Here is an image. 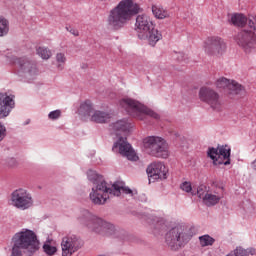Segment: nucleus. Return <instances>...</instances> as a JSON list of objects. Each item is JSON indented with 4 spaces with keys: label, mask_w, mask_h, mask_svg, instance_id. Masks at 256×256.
Listing matches in <instances>:
<instances>
[{
    "label": "nucleus",
    "mask_w": 256,
    "mask_h": 256,
    "mask_svg": "<svg viewBox=\"0 0 256 256\" xmlns=\"http://www.w3.org/2000/svg\"><path fill=\"white\" fill-rule=\"evenodd\" d=\"M141 11V6L133 0H121L116 7H114L107 19V23L114 31L123 29L126 23Z\"/></svg>",
    "instance_id": "nucleus-1"
},
{
    "label": "nucleus",
    "mask_w": 256,
    "mask_h": 256,
    "mask_svg": "<svg viewBox=\"0 0 256 256\" xmlns=\"http://www.w3.org/2000/svg\"><path fill=\"white\" fill-rule=\"evenodd\" d=\"M121 193H125V195H133V190L123 186V183L121 182H116L109 188L107 182L100 181L92 188L90 199L94 205H105L109 197H119Z\"/></svg>",
    "instance_id": "nucleus-2"
},
{
    "label": "nucleus",
    "mask_w": 256,
    "mask_h": 256,
    "mask_svg": "<svg viewBox=\"0 0 256 256\" xmlns=\"http://www.w3.org/2000/svg\"><path fill=\"white\" fill-rule=\"evenodd\" d=\"M135 27L138 37L142 41H148L152 47H155L163 37L159 30L155 29L151 17L146 14H140L136 17Z\"/></svg>",
    "instance_id": "nucleus-3"
},
{
    "label": "nucleus",
    "mask_w": 256,
    "mask_h": 256,
    "mask_svg": "<svg viewBox=\"0 0 256 256\" xmlns=\"http://www.w3.org/2000/svg\"><path fill=\"white\" fill-rule=\"evenodd\" d=\"M195 235V227L178 224L166 234V244L172 251H179Z\"/></svg>",
    "instance_id": "nucleus-4"
},
{
    "label": "nucleus",
    "mask_w": 256,
    "mask_h": 256,
    "mask_svg": "<svg viewBox=\"0 0 256 256\" xmlns=\"http://www.w3.org/2000/svg\"><path fill=\"white\" fill-rule=\"evenodd\" d=\"M12 243L22 248L27 255H33V253L39 251V240L35 232L27 229H23L17 232L13 238Z\"/></svg>",
    "instance_id": "nucleus-5"
},
{
    "label": "nucleus",
    "mask_w": 256,
    "mask_h": 256,
    "mask_svg": "<svg viewBox=\"0 0 256 256\" xmlns=\"http://www.w3.org/2000/svg\"><path fill=\"white\" fill-rule=\"evenodd\" d=\"M121 107L130 114L131 117L138 119L139 121H145L147 117H152L153 119H159V114L155 113L151 109L143 106V104L135 101L131 98L122 99L120 101Z\"/></svg>",
    "instance_id": "nucleus-6"
},
{
    "label": "nucleus",
    "mask_w": 256,
    "mask_h": 256,
    "mask_svg": "<svg viewBox=\"0 0 256 256\" xmlns=\"http://www.w3.org/2000/svg\"><path fill=\"white\" fill-rule=\"evenodd\" d=\"M144 147L149 155L160 159L169 157V144L159 136H149L144 140Z\"/></svg>",
    "instance_id": "nucleus-7"
},
{
    "label": "nucleus",
    "mask_w": 256,
    "mask_h": 256,
    "mask_svg": "<svg viewBox=\"0 0 256 256\" xmlns=\"http://www.w3.org/2000/svg\"><path fill=\"white\" fill-rule=\"evenodd\" d=\"M83 225H86L89 229L101 233V231H114L115 226L105 220L98 218L91 214L88 210L82 212V216L79 218Z\"/></svg>",
    "instance_id": "nucleus-8"
},
{
    "label": "nucleus",
    "mask_w": 256,
    "mask_h": 256,
    "mask_svg": "<svg viewBox=\"0 0 256 256\" xmlns=\"http://www.w3.org/2000/svg\"><path fill=\"white\" fill-rule=\"evenodd\" d=\"M10 203L13 207H16V209L25 211V209L33 207V196L27 189L18 188L11 193Z\"/></svg>",
    "instance_id": "nucleus-9"
},
{
    "label": "nucleus",
    "mask_w": 256,
    "mask_h": 256,
    "mask_svg": "<svg viewBox=\"0 0 256 256\" xmlns=\"http://www.w3.org/2000/svg\"><path fill=\"white\" fill-rule=\"evenodd\" d=\"M204 51L210 57H222L227 52V43L219 36L208 37L204 42Z\"/></svg>",
    "instance_id": "nucleus-10"
},
{
    "label": "nucleus",
    "mask_w": 256,
    "mask_h": 256,
    "mask_svg": "<svg viewBox=\"0 0 256 256\" xmlns=\"http://www.w3.org/2000/svg\"><path fill=\"white\" fill-rule=\"evenodd\" d=\"M207 153L214 165H231V147L228 145H218L217 148H209Z\"/></svg>",
    "instance_id": "nucleus-11"
},
{
    "label": "nucleus",
    "mask_w": 256,
    "mask_h": 256,
    "mask_svg": "<svg viewBox=\"0 0 256 256\" xmlns=\"http://www.w3.org/2000/svg\"><path fill=\"white\" fill-rule=\"evenodd\" d=\"M216 87L218 89H224L230 99H235L237 95H243L245 93V88L241 84L225 77H221L216 81Z\"/></svg>",
    "instance_id": "nucleus-12"
},
{
    "label": "nucleus",
    "mask_w": 256,
    "mask_h": 256,
    "mask_svg": "<svg viewBox=\"0 0 256 256\" xmlns=\"http://www.w3.org/2000/svg\"><path fill=\"white\" fill-rule=\"evenodd\" d=\"M235 41L243 51L251 53L255 49L256 45V34L253 30H241L235 36Z\"/></svg>",
    "instance_id": "nucleus-13"
},
{
    "label": "nucleus",
    "mask_w": 256,
    "mask_h": 256,
    "mask_svg": "<svg viewBox=\"0 0 256 256\" xmlns=\"http://www.w3.org/2000/svg\"><path fill=\"white\" fill-rule=\"evenodd\" d=\"M199 97L204 102L207 103L214 109V111H221V107H223V102L221 101V97L219 93L215 92V90L207 87H202L199 91Z\"/></svg>",
    "instance_id": "nucleus-14"
},
{
    "label": "nucleus",
    "mask_w": 256,
    "mask_h": 256,
    "mask_svg": "<svg viewBox=\"0 0 256 256\" xmlns=\"http://www.w3.org/2000/svg\"><path fill=\"white\" fill-rule=\"evenodd\" d=\"M112 151L114 153H119L122 157H126L129 161L139 160V156H137V153L133 150L131 144L127 142V138L120 137L118 141L114 143Z\"/></svg>",
    "instance_id": "nucleus-15"
},
{
    "label": "nucleus",
    "mask_w": 256,
    "mask_h": 256,
    "mask_svg": "<svg viewBox=\"0 0 256 256\" xmlns=\"http://www.w3.org/2000/svg\"><path fill=\"white\" fill-rule=\"evenodd\" d=\"M14 65L18 67V74L24 77H35L39 73L37 65L27 58H15Z\"/></svg>",
    "instance_id": "nucleus-16"
},
{
    "label": "nucleus",
    "mask_w": 256,
    "mask_h": 256,
    "mask_svg": "<svg viewBox=\"0 0 256 256\" xmlns=\"http://www.w3.org/2000/svg\"><path fill=\"white\" fill-rule=\"evenodd\" d=\"M147 174L150 179L161 180L167 179L169 169L162 162H153L147 167Z\"/></svg>",
    "instance_id": "nucleus-17"
},
{
    "label": "nucleus",
    "mask_w": 256,
    "mask_h": 256,
    "mask_svg": "<svg viewBox=\"0 0 256 256\" xmlns=\"http://www.w3.org/2000/svg\"><path fill=\"white\" fill-rule=\"evenodd\" d=\"M62 256H71L79 251V239L75 235H68L62 238Z\"/></svg>",
    "instance_id": "nucleus-18"
},
{
    "label": "nucleus",
    "mask_w": 256,
    "mask_h": 256,
    "mask_svg": "<svg viewBox=\"0 0 256 256\" xmlns=\"http://www.w3.org/2000/svg\"><path fill=\"white\" fill-rule=\"evenodd\" d=\"M15 105V101L7 94H0V119L7 117L11 113V108Z\"/></svg>",
    "instance_id": "nucleus-19"
},
{
    "label": "nucleus",
    "mask_w": 256,
    "mask_h": 256,
    "mask_svg": "<svg viewBox=\"0 0 256 256\" xmlns=\"http://www.w3.org/2000/svg\"><path fill=\"white\" fill-rule=\"evenodd\" d=\"M221 199H223V188H218V191H210L203 200V203H205L207 207H213V205H217Z\"/></svg>",
    "instance_id": "nucleus-20"
},
{
    "label": "nucleus",
    "mask_w": 256,
    "mask_h": 256,
    "mask_svg": "<svg viewBox=\"0 0 256 256\" xmlns=\"http://www.w3.org/2000/svg\"><path fill=\"white\" fill-rule=\"evenodd\" d=\"M90 121L94 123H109L111 114L101 110H94V113L90 116Z\"/></svg>",
    "instance_id": "nucleus-21"
},
{
    "label": "nucleus",
    "mask_w": 256,
    "mask_h": 256,
    "mask_svg": "<svg viewBox=\"0 0 256 256\" xmlns=\"http://www.w3.org/2000/svg\"><path fill=\"white\" fill-rule=\"evenodd\" d=\"M112 131L119 135V132L126 133V131H130L132 124L127 120H119L111 125Z\"/></svg>",
    "instance_id": "nucleus-22"
},
{
    "label": "nucleus",
    "mask_w": 256,
    "mask_h": 256,
    "mask_svg": "<svg viewBox=\"0 0 256 256\" xmlns=\"http://www.w3.org/2000/svg\"><path fill=\"white\" fill-rule=\"evenodd\" d=\"M152 13L156 19H167L170 16L169 11L157 4L152 5Z\"/></svg>",
    "instance_id": "nucleus-23"
},
{
    "label": "nucleus",
    "mask_w": 256,
    "mask_h": 256,
    "mask_svg": "<svg viewBox=\"0 0 256 256\" xmlns=\"http://www.w3.org/2000/svg\"><path fill=\"white\" fill-rule=\"evenodd\" d=\"M94 111L95 110L93 109V103H91V101L89 100L84 101L79 108V113L83 117H91Z\"/></svg>",
    "instance_id": "nucleus-24"
},
{
    "label": "nucleus",
    "mask_w": 256,
    "mask_h": 256,
    "mask_svg": "<svg viewBox=\"0 0 256 256\" xmlns=\"http://www.w3.org/2000/svg\"><path fill=\"white\" fill-rule=\"evenodd\" d=\"M231 23L235 25V27H245V25H247V16L234 14L231 16Z\"/></svg>",
    "instance_id": "nucleus-25"
},
{
    "label": "nucleus",
    "mask_w": 256,
    "mask_h": 256,
    "mask_svg": "<svg viewBox=\"0 0 256 256\" xmlns=\"http://www.w3.org/2000/svg\"><path fill=\"white\" fill-rule=\"evenodd\" d=\"M255 253L256 251L253 248L248 250H245L243 248H236L233 252H231L227 256H249V255H255Z\"/></svg>",
    "instance_id": "nucleus-26"
},
{
    "label": "nucleus",
    "mask_w": 256,
    "mask_h": 256,
    "mask_svg": "<svg viewBox=\"0 0 256 256\" xmlns=\"http://www.w3.org/2000/svg\"><path fill=\"white\" fill-rule=\"evenodd\" d=\"M201 247H211L215 243V238L206 234L199 237Z\"/></svg>",
    "instance_id": "nucleus-27"
},
{
    "label": "nucleus",
    "mask_w": 256,
    "mask_h": 256,
    "mask_svg": "<svg viewBox=\"0 0 256 256\" xmlns=\"http://www.w3.org/2000/svg\"><path fill=\"white\" fill-rule=\"evenodd\" d=\"M43 251L46 255L52 256L57 253V247H55L51 241H46L43 245Z\"/></svg>",
    "instance_id": "nucleus-28"
},
{
    "label": "nucleus",
    "mask_w": 256,
    "mask_h": 256,
    "mask_svg": "<svg viewBox=\"0 0 256 256\" xmlns=\"http://www.w3.org/2000/svg\"><path fill=\"white\" fill-rule=\"evenodd\" d=\"M9 33V21L0 17V37H4Z\"/></svg>",
    "instance_id": "nucleus-29"
},
{
    "label": "nucleus",
    "mask_w": 256,
    "mask_h": 256,
    "mask_svg": "<svg viewBox=\"0 0 256 256\" xmlns=\"http://www.w3.org/2000/svg\"><path fill=\"white\" fill-rule=\"evenodd\" d=\"M209 188L205 185H200L197 188V192L196 195H198L199 199H202L204 201V199L207 197V195H209Z\"/></svg>",
    "instance_id": "nucleus-30"
},
{
    "label": "nucleus",
    "mask_w": 256,
    "mask_h": 256,
    "mask_svg": "<svg viewBox=\"0 0 256 256\" xmlns=\"http://www.w3.org/2000/svg\"><path fill=\"white\" fill-rule=\"evenodd\" d=\"M37 54L42 59H50L51 58V50L45 47H38L37 48Z\"/></svg>",
    "instance_id": "nucleus-31"
},
{
    "label": "nucleus",
    "mask_w": 256,
    "mask_h": 256,
    "mask_svg": "<svg viewBox=\"0 0 256 256\" xmlns=\"http://www.w3.org/2000/svg\"><path fill=\"white\" fill-rule=\"evenodd\" d=\"M56 61L58 63V69H63V66L65 65V61H67V58L65 57V54L58 53L56 54Z\"/></svg>",
    "instance_id": "nucleus-32"
},
{
    "label": "nucleus",
    "mask_w": 256,
    "mask_h": 256,
    "mask_svg": "<svg viewBox=\"0 0 256 256\" xmlns=\"http://www.w3.org/2000/svg\"><path fill=\"white\" fill-rule=\"evenodd\" d=\"M88 179L89 181H92L94 185H96L97 183H101V181H99V175L93 170L88 171Z\"/></svg>",
    "instance_id": "nucleus-33"
},
{
    "label": "nucleus",
    "mask_w": 256,
    "mask_h": 256,
    "mask_svg": "<svg viewBox=\"0 0 256 256\" xmlns=\"http://www.w3.org/2000/svg\"><path fill=\"white\" fill-rule=\"evenodd\" d=\"M182 191H185V193H191L192 195H197L195 192H193V187L191 186V182H184L181 184Z\"/></svg>",
    "instance_id": "nucleus-34"
},
{
    "label": "nucleus",
    "mask_w": 256,
    "mask_h": 256,
    "mask_svg": "<svg viewBox=\"0 0 256 256\" xmlns=\"http://www.w3.org/2000/svg\"><path fill=\"white\" fill-rule=\"evenodd\" d=\"M10 256H23V248L17 246V244H13Z\"/></svg>",
    "instance_id": "nucleus-35"
},
{
    "label": "nucleus",
    "mask_w": 256,
    "mask_h": 256,
    "mask_svg": "<svg viewBox=\"0 0 256 256\" xmlns=\"http://www.w3.org/2000/svg\"><path fill=\"white\" fill-rule=\"evenodd\" d=\"M167 226L165 225V220L163 218H158L155 224V229H158L159 231H163Z\"/></svg>",
    "instance_id": "nucleus-36"
},
{
    "label": "nucleus",
    "mask_w": 256,
    "mask_h": 256,
    "mask_svg": "<svg viewBox=\"0 0 256 256\" xmlns=\"http://www.w3.org/2000/svg\"><path fill=\"white\" fill-rule=\"evenodd\" d=\"M49 119L55 120L61 117V110H54L48 114Z\"/></svg>",
    "instance_id": "nucleus-37"
},
{
    "label": "nucleus",
    "mask_w": 256,
    "mask_h": 256,
    "mask_svg": "<svg viewBox=\"0 0 256 256\" xmlns=\"http://www.w3.org/2000/svg\"><path fill=\"white\" fill-rule=\"evenodd\" d=\"M7 129L3 126V124L0 123V141H3L5 139V132Z\"/></svg>",
    "instance_id": "nucleus-38"
},
{
    "label": "nucleus",
    "mask_w": 256,
    "mask_h": 256,
    "mask_svg": "<svg viewBox=\"0 0 256 256\" xmlns=\"http://www.w3.org/2000/svg\"><path fill=\"white\" fill-rule=\"evenodd\" d=\"M66 30L71 33V35H74V37H79V30L75 29V28H69L66 27Z\"/></svg>",
    "instance_id": "nucleus-39"
},
{
    "label": "nucleus",
    "mask_w": 256,
    "mask_h": 256,
    "mask_svg": "<svg viewBox=\"0 0 256 256\" xmlns=\"http://www.w3.org/2000/svg\"><path fill=\"white\" fill-rule=\"evenodd\" d=\"M250 167H251V169H253L254 171H256V159L251 162Z\"/></svg>",
    "instance_id": "nucleus-40"
}]
</instances>
